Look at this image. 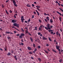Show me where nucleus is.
<instances>
[{
	"mask_svg": "<svg viewBox=\"0 0 63 63\" xmlns=\"http://www.w3.org/2000/svg\"><path fill=\"white\" fill-rule=\"evenodd\" d=\"M51 15L52 16V17H53V19H54V20H55V18H54V17L53 16H52V15Z\"/></svg>",
	"mask_w": 63,
	"mask_h": 63,
	"instance_id": "a19ab883",
	"label": "nucleus"
},
{
	"mask_svg": "<svg viewBox=\"0 0 63 63\" xmlns=\"http://www.w3.org/2000/svg\"><path fill=\"white\" fill-rule=\"evenodd\" d=\"M33 47H35V44H33Z\"/></svg>",
	"mask_w": 63,
	"mask_h": 63,
	"instance_id": "c85d7f7f",
	"label": "nucleus"
},
{
	"mask_svg": "<svg viewBox=\"0 0 63 63\" xmlns=\"http://www.w3.org/2000/svg\"><path fill=\"white\" fill-rule=\"evenodd\" d=\"M37 41H38V42H40V40H39L38 38L37 39Z\"/></svg>",
	"mask_w": 63,
	"mask_h": 63,
	"instance_id": "ea45409f",
	"label": "nucleus"
},
{
	"mask_svg": "<svg viewBox=\"0 0 63 63\" xmlns=\"http://www.w3.org/2000/svg\"><path fill=\"white\" fill-rule=\"evenodd\" d=\"M14 26H16L17 27H18L19 26V24H17V23H15L13 25Z\"/></svg>",
	"mask_w": 63,
	"mask_h": 63,
	"instance_id": "7ed1b4c3",
	"label": "nucleus"
},
{
	"mask_svg": "<svg viewBox=\"0 0 63 63\" xmlns=\"http://www.w3.org/2000/svg\"><path fill=\"white\" fill-rule=\"evenodd\" d=\"M45 21L46 22H48V21L47 20H46V19H45Z\"/></svg>",
	"mask_w": 63,
	"mask_h": 63,
	"instance_id": "a18cd8bd",
	"label": "nucleus"
},
{
	"mask_svg": "<svg viewBox=\"0 0 63 63\" xmlns=\"http://www.w3.org/2000/svg\"><path fill=\"white\" fill-rule=\"evenodd\" d=\"M25 29L27 30H28V29L27 27H25Z\"/></svg>",
	"mask_w": 63,
	"mask_h": 63,
	"instance_id": "bf43d9fd",
	"label": "nucleus"
},
{
	"mask_svg": "<svg viewBox=\"0 0 63 63\" xmlns=\"http://www.w3.org/2000/svg\"><path fill=\"white\" fill-rule=\"evenodd\" d=\"M21 20H25V19H24V18H21Z\"/></svg>",
	"mask_w": 63,
	"mask_h": 63,
	"instance_id": "4d7b16f0",
	"label": "nucleus"
},
{
	"mask_svg": "<svg viewBox=\"0 0 63 63\" xmlns=\"http://www.w3.org/2000/svg\"><path fill=\"white\" fill-rule=\"evenodd\" d=\"M48 31H49V32H52L53 31V30H49Z\"/></svg>",
	"mask_w": 63,
	"mask_h": 63,
	"instance_id": "c03bdc74",
	"label": "nucleus"
},
{
	"mask_svg": "<svg viewBox=\"0 0 63 63\" xmlns=\"http://www.w3.org/2000/svg\"><path fill=\"white\" fill-rule=\"evenodd\" d=\"M37 27H35V29H34V30H37Z\"/></svg>",
	"mask_w": 63,
	"mask_h": 63,
	"instance_id": "cd10ccee",
	"label": "nucleus"
},
{
	"mask_svg": "<svg viewBox=\"0 0 63 63\" xmlns=\"http://www.w3.org/2000/svg\"><path fill=\"white\" fill-rule=\"evenodd\" d=\"M33 14L35 15H36V13L35 12H33Z\"/></svg>",
	"mask_w": 63,
	"mask_h": 63,
	"instance_id": "79ce46f5",
	"label": "nucleus"
},
{
	"mask_svg": "<svg viewBox=\"0 0 63 63\" xmlns=\"http://www.w3.org/2000/svg\"><path fill=\"white\" fill-rule=\"evenodd\" d=\"M31 59H32V60H33V59H34V58H33V57H31Z\"/></svg>",
	"mask_w": 63,
	"mask_h": 63,
	"instance_id": "603ef678",
	"label": "nucleus"
},
{
	"mask_svg": "<svg viewBox=\"0 0 63 63\" xmlns=\"http://www.w3.org/2000/svg\"><path fill=\"white\" fill-rule=\"evenodd\" d=\"M9 12H10V13H13V12L11 10H10L9 11Z\"/></svg>",
	"mask_w": 63,
	"mask_h": 63,
	"instance_id": "864d4df0",
	"label": "nucleus"
},
{
	"mask_svg": "<svg viewBox=\"0 0 63 63\" xmlns=\"http://www.w3.org/2000/svg\"><path fill=\"white\" fill-rule=\"evenodd\" d=\"M4 50H5V51H7V47L6 46L4 48Z\"/></svg>",
	"mask_w": 63,
	"mask_h": 63,
	"instance_id": "9b49d317",
	"label": "nucleus"
},
{
	"mask_svg": "<svg viewBox=\"0 0 63 63\" xmlns=\"http://www.w3.org/2000/svg\"><path fill=\"white\" fill-rule=\"evenodd\" d=\"M14 5L16 7H17V4H16V3H14Z\"/></svg>",
	"mask_w": 63,
	"mask_h": 63,
	"instance_id": "6ab92c4d",
	"label": "nucleus"
},
{
	"mask_svg": "<svg viewBox=\"0 0 63 63\" xmlns=\"http://www.w3.org/2000/svg\"><path fill=\"white\" fill-rule=\"evenodd\" d=\"M38 47V48H41V47H40V46H39Z\"/></svg>",
	"mask_w": 63,
	"mask_h": 63,
	"instance_id": "5fc2aeb1",
	"label": "nucleus"
},
{
	"mask_svg": "<svg viewBox=\"0 0 63 63\" xmlns=\"http://www.w3.org/2000/svg\"><path fill=\"white\" fill-rule=\"evenodd\" d=\"M36 8H40V6H36Z\"/></svg>",
	"mask_w": 63,
	"mask_h": 63,
	"instance_id": "f704fd0d",
	"label": "nucleus"
},
{
	"mask_svg": "<svg viewBox=\"0 0 63 63\" xmlns=\"http://www.w3.org/2000/svg\"><path fill=\"white\" fill-rule=\"evenodd\" d=\"M50 22H51V23H53V20H52V19H50Z\"/></svg>",
	"mask_w": 63,
	"mask_h": 63,
	"instance_id": "a211bd4d",
	"label": "nucleus"
},
{
	"mask_svg": "<svg viewBox=\"0 0 63 63\" xmlns=\"http://www.w3.org/2000/svg\"><path fill=\"white\" fill-rule=\"evenodd\" d=\"M29 53L30 54H32V53L31 52H29Z\"/></svg>",
	"mask_w": 63,
	"mask_h": 63,
	"instance_id": "3c124183",
	"label": "nucleus"
},
{
	"mask_svg": "<svg viewBox=\"0 0 63 63\" xmlns=\"http://www.w3.org/2000/svg\"><path fill=\"white\" fill-rule=\"evenodd\" d=\"M16 35L17 36H18L19 35V34H17Z\"/></svg>",
	"mask_w": 63,
	"mask_h": 63,
	"instance_id": "680f3d73",
	"label": "nucleus"
},
{
	"mask_svg": "<svg viewBox=\"0 0 63 63\" xmlns=\"http://www.w3.org/2000/svg\"><path fill=\"white\" fill-rule=\"evenodd\" d=\"M59 20L60 21H61V17H60L59 18Z\"/></svg>",
	"mask_w": 63,
	"mask_h": 63,
	"instance_id": "4c0bfd02",
	"label": "nucleus"
},
{
	"mask_svg": "<svg viewBox=\"0 0 63 63\" xmlns=\"http://www.w3.org/2000/svg\"><path fill=\"white\" fill-rule=\"evenodd\" d=\"M31 5H32V7H34V4H31Z\"/></svg>",
	"mask_w": 63,
	"mask_h": 63,
	"instance_id": "09e8293b",
	"label": "nucleus"
},
{
	"mask_svg": "<svg viewBox=\"0 0 63 63\" xmlns=\"http://www.w3.org/2000/svg\"><path fill=\"white\" fill-rule=\"evenodd\" d=\"M6 33L7 34H9V33H10L11 34H13V33H12L11 32H6Z\"/></svg>",
	"mask_w": 63,
	"mask_h": 63,
	"instance_id": "f8f14e48",
	"label": "nucleus"
},
{
	"mask_svg": "<svg viewBox=\"0 0 63 63\" xmlns=\"http://www.w3.org/2000/svg\"><path fill=\"white\" fill-rule=\"evenodd\" d=\"M11 54V53H10V52H9L7 53V55H8V56H10V55Z\"/></svg>",
	"mask_w": 63,
	"mask_h": 63,
	"instance_id": "f3484780",
	"label": "nucleus"
},
{
	"mask_svg": "<svg viewBox=\"0 0 63 63\" xmlns=\"http://www.w3.org/2000/svg\"><path fill=\"white\" fill-rule=\"evenodd\" d=\"M12 28H15V29L16 30H17V31H19V30L17 29L16 28H15L14 26H12Z\"/></svg>",
	"mask_w": 63,
	"mask_h": 63,
	"instance_id": "ddd939ff",
	"label": "nucleus"
},
{
	"mask_svg": "<svg viewBox=\"0 0 63 63\" xmlns=\"http://www.w3.org/2000/svg\"><path fill=\"white\" fill-rule=\"evenodd\" d=\"M26 6L28 7H31V5L29 4V3L27 4V5H26Z\"/></svg>",
	"mask_w": 63,
	"mask_h": 63,
	"instance_id": "6e6552de",
	"label": "nucleus"
},
{
	"mask_svg": "<svg viewBox=\"0 0 63 63\" xmlns=\"http://www.w3.org/2000/svg\"><path fill=\"white\" fill-rule=\"evenodd\" d=\"M8 2H9V0H7L6 1V2H5L7 3Z\"/></svg>",
	"mask_w": 63,
	"mask_h": 63,
	"instance_id": "69168bd1",
	"label": "nucleus"
},
{
	"mask_svg": "<svg viewBox=\"0 0 63 63\" xmlns=\"http://www.w3.org/2000/svg\"><path fill=\"white\" fill-rule=\"evenodd\" d=\"M38 21L39 22H40V23H41V22H42V21H41V20H39Z\"/></svg>",
	"mask_w": 63,
	"mask_h": 63,
	"instance_id": "49530a36",
	"label": "nucleus"
},
{
	"mask_svg": "<svg viewBox=\"0 0 63 63\" xmlns=\"http://www.w3.org/2000/svg\"><path fill=\"white\" fill-rule=\"evenodd\" d=\"M49 44H46V46H49Z\"/></svg>",
	"mask_w": 63,
	"mask_h": 63,
	"instance_id": "13d9d810",
	"label": "nucleus"
},
{
	"mask_svg": "<svg viewBox=\"0 0 63 63\" xmlns=\"http://www.w3.org/2000/svg\"><path fill=\"white\" fill-rule=\"evenodd\" d=\"M59 9L60 10V11H62V12H63V9H62L61 8H59Z\"/></svg>",
	"mask_w": 63,
	"mask_h": 63,
	"instance_id": "bb28decb",
	"label": "nucleus"
},
{
	"mask_svg": "<svg viewBox=\"0 0 63 63\" xmlns=\"http://www.w3.org/2000/svg\"><path fill=\"white\" fill-rule=\"evenodd\" d=\"M34 18V15H32L31 18Z\"/></svg>",
	"mask_w": 63,
	"mask_h": 63,
	"instance_id": "8fccbe9b",
	"label": "nucleus"
},
{
	"mask_svg": "<svg viewBox=\"0 0 63 63\" xmlns=\"http://www.w3.org/2000/svg\"><path fill=\"white\" fill-rule=\"evenodd\" d=\"M55 2L56 3H59L57 1H55Z\"/></svg>",
	"mask_w": 63,
	"mask_h": 63,
	"instance_id": "052dcab7",
	"label": "nucleus"
},
{
	"mask_svg": "<svg viewBox=\"0 0 63 63\" xmlns=\"http://www.w3.org/2000/svg\"><path fill=\"white\" fill-rule=\"evenodd\" d=\"M43 27L44 28L45 27V26H43V25H42L41 26H40V27H39L38 28V30H40L42 31V28H43Z\"/></svg>",
	"mask_w": 63,
	"mask_h": 63,
	"instance_id": "f03ea898",
	"label": "nucleus"
},
{
	"mask_svg": "<svg viewBox=\"0 0 63 63\" xmlns=\"http://www.w3.org/2000/svg\"><path fill=\"white\" fill-rule=\"evenodd\" d=\"M56 49H58L59 48V46H56Z\"/></svg>",
	"mask_w": 63,
	"mask_h": 63,
	"instance_id": "dca6fc26",
	"label": "nucleus"
},
{
	"mask_svg": "<svg viewBox=\"0 0 63 63\" xmlns=\"http://www.w3.org/2000/svg\"><path fill=\"white\" fill-rule=\"evenodd\" d=\"M13 57H14V58L16 60V61L17 60V58H16V56H13Z\"/></svg>",
	"mask_w": 63,
	"mask_h": 63,
	"instance_id": "9d476101",
	"label": "nucleus"
},
{
	"mask_svg": "<svg viewBox=\"0 0 63 63\" xmlns=\"http://www.w3.org/2000/svg\"><path fill=\"white\" fill-rule=\"evenodd\" d=\"M59 33H58V32H56V34L57 35H58V34H59Z\"/></svg>",
	"mask_w": 63,
	"mask_h": 63,
	"instance_id": "e433bc0d",
	"label": "nucleus"
},
{
	"mask_svg": "<svg viewBox=\"0 0 63 63\" xmlns=\"http://www.w3.org/2000/svg\"><path fill=\"white\" fill-rule=\"evenodd\" d=\"M59 62H62V59H60V60H59Z\"/></svg>",
	"mask_w": 63,
	"mask_h": 63,
	"instance_id": "58836bf2",
	"label": "nucleus"
},
{
	"mask_svg": "<svg viewBox=\"0 0 63 63\" xmlns=\"http://www.w3.org/2000/svg\"><path fill=\"white\" fill-rule=\"evenodd\" d=\"M30 39L31 40V42H33V39H32V37H30Z\"/></svg>",
	"mask_w": 63,
	"mask_h": 63,
	"instance_id": "4468645a",
	"label": "nucleus"
},
{
	"mask_svg": "<svg viewBox=\"0 0 63 63\" xmlns=\"http://www.w3.org/2000/svg\"><path fill=\"white\" fill-rule=\"evenodd\" d=\"M27 48L28 49V50H31V48L30 47H27Z\"/></svg>",
	"mask_w": 63,
	"mask_h": 63,
	"instance_id": "b1692460",
	"label": "nucleus"
},
{
	"mask_svg": "<svg viewBox=\"0 0 63 63\" xmlns=\"http://www.w3.org/2000/svg\"><path fill=\"white\" fill-rule=\"evenodd\" d=\"M35 12L37 13V14L38 16L39 15V13H38V12L36 9L35 10Z\"/></svg>",
	"mask_w": 63,
	"mask_h": 63,
	"instance_id": "0eeeda50",
	"label": "nucleus"
},
{
	"mask_svg": "<svg viewBox=\"0 0 63 63\" xmlns=\"http://www.w3.org/2000/svg\"><path fill=\"white\" fill-rule=\"evenodd\" d=\"M56 12H57V13L58 14H59V15H60V16H63V14H61V13H60L58 11L57 12L56 11Z\"/></svg>",
	"mask_w": 63,
	"mask_h": 63,
	"instance_id": "39448f33",
	"label": "nucleus"
},
{
	"mask_svg": "<svg viewBox=\"0 0 63 63\" xmlns=\"http://www.w3.org/2000/svg\"><path fill=\"white\" fill-rule=\"evenodd\" d=\"M60 31L61 32H62V31H63V30H62V29H60Z\"/></svg>",
	"mask_w": 63,
	"mask_h": 63,
	"instance_id": "de8ad7c7",
	"label": "nucleus"
},
{
	"mask_svg": "<svg viewBox=\"0 0 63 63\" xmlns=\"http://www.w3.org/2000/svg\"><path fill=\"white\" fill-rule=\"evenodd\" d=\"M53 28L52 26H50V25H49V24H48L47 25V27H45V29H46V30H48V29L49 30H51V28Z\"/></svg>",
	"mask_w": 63,
	"mask_h": 63,
	"instance_id": "f257e3e1",
	"label": "nucleus"
},
{
	"mask_svg": "<svg viewBox=\"0 0 63 63\" xmlns=\"http://www.w3.org/2000/svg\"><path fill=\"white\" fill-rule=\"evenodd\" d=\"M47 38L44 37H43V40H47Z\"/></svg>",
	"mask_w": 63,
	"mask_h": 63,
	"instance_id": "2eb2a0df",
	"label": "nucleus"
},
{
	"mask_svg": "<svg viewBox=\"0 0 63 63\" xmlns=\"http://www.w3.org/2000/svg\"><path fill=\"white\" fill-rule=\"evenodd\" d=\"M25 32L26 33V34L29 33H28V30H26V31H25Z\"/></svg>",
	"mask_w": 63,
	"mask_h": 63,
	"instance_id": "412c9836",
	"label": "nucleus"
},
{
	"mask_svg": "<svg viewBox=\"0 0 63 63\" xmlns=\"http://www.w3.org/2000/svg\"><path fill=\"white\" fill-rule=\"evenodd\" d=\"M37 51V49H36V48H35V49H34V50L33 51V52H32V53H33V54H34L35 53V51Z\"/></svg>",
	"mask_w": 63,
	"mask_h": 63,
	"instance_id": "423d86ee",
	"label": "nucleus"
},
{
	"mask_svg": "<svg viewBox=\"0 0 63 63\" xmlns=\"http://www.w3.org/2000/svg\"><path fill=\"white\" fill-rule=\"evenodd\" d=\"M21 30H22V31H23V32H24V30H23V28H22L21 29Z\"/></svg>",
	"mask_w": 63,
	"mask_h": 63,
	"instance_id": "6e6d98bb",
	"label": "nucleus"
},
{
	"mask_svg": "<svg viewBox=\"0 0 63 63\" xmlns=\"http://www.w3.org/2000/svg\"><path fill=\"white\" fill-rule=\"evenodd\" d=\"M7 39H8L10 40V39H11V38H10V37H9V36H8L7 37Z\"/></svg>",
	"mask_w": 63,
	"mask_h": 63,
	"instance_id": "5701e85b",
	"label": "nucleus"
},
{
	"mask_svg": "<svg viewBox=\"0 0 63 63\" xmlns=\"http://www.w3.org/2000/svg\"><path fill=\"white\" fill-rule=\"evenodd\" d=\"M58 3V5H59V6H60L61 5L60 4H60V3Z\"/></svg>",
	"mask_w": 63,
	"mask_h": 63,
	"instance_id": "e2e57ef3",
	"label": "nucleus"
},
{
	"mask_svg": "<svg viewBox=\"0 0 63 63\" xmlns=\"http://www.w3.org/2000/svg\"><path fill=\"white\" fill-rule=\"evenodd\" d=\"M48 38L49 39V41L51 42L52 40H51V38L50 37H48Z\"/></svg>",
	"mask_w": 63,
	"mask_h": 63,
	"instance_id": "a878e982",
	"label": "nucleus"
},
{
	"mask_svg": "<svg viewBox=\"0 0 63 63\" xmlns=\"http://www.w3.org/2000/svg\"><path fill=\"white\" fill-rule=\"evenodd\" d=\"M23 36H19V38H20V39H22Z\"/></svg>",
	"mask_w": 63,
	"mask_h": 63,
	"instance_id": "72a5a7b5",
	"label": "nucleus"
},
{
	"mask_svg": "<svg viewBox=\"0 0 63 63\" xmlns=\"http://www.w3.org/2000/svg\"><path fill=\"white\" fill-rule=\"evenodd\" d=\"M14 33H16V31H14Z\"/></svg>",
	"mask_w": 63,
	"mask_h": 63,
	"instance_id": "774afa93",
	"label": "nucleus"
},
{
	"mask_svg": "<svg viewBox=\"0 0 63 63\" xmlns=\"http://www.w3.org/2000/svg\"><path fill=\"white\" fill-rule=\"evenodd\" d=\"M49 17H46V19H47V20H48V21L49 20Z\"/></svg>",
	"mask_w": 63,
	"mask_h": 63,
	"instance_id": "393cba45",
	"label": "nucleus"
},
{
	"mask_svg": "<svg viewBox=\"0 0 63 63\" xmlns=\"http://www.w3.org/2000/svg\"><path fill=\"white\" fill-rule=\"evenodd\" d=\"M52 51H53L55 52V53H56V50H54V49H53L52 50Z\"/></svg>",
	"mask_w": 63,
	"mask_h": 63,
	"instance_id": "2f4dec72",
	"label": "nucleus"
},
{
	"mask_svg": "<svg viewBox=\"0 0 63 63\" xmlns=\"http://www.w3.org/2000/svg\"><path fill=\"white\" fill-rule=\"evenodd\" d=\"M19 45H22V46L24 45V44L22 42H21V43H19Z\"/></svg>",
	"mask_w": 63,
	"mask_h": 63,
	"instance_id": "1a4fd4ad",
	"label": "nucleus"
},
{
	"mask_svg": "<svg viewBox=\"0 0 63 63\" xmlns=\"http://www.w3.org/2000/svg\"><path fill=\"white\" fill-rule=\"evenodd\" d=\"M58 49V50L59 52H60V49Z\"/></svg>",
	"mask_w": 63,
	"mask_h": 63,
	"instance_id": "0e129e2a",
	"label": "nucleus"
},
{
	"mask_svg": "<svg viewBox=\"0 0 63 63\" xmlns=\"http://www.w3.org/2000/svg\"><path fill=\"white\" fill-rule=\"evenodd\" d=\"M44 51L47 54H48V51H46L45 50H44Z\"/></svg>",
	"mask_w": 63,
	"mask_h": 63,
	"instance_id": "7c9ffc66",
	"label": "nucleus"
},
{
	"mask_svg": "<svg viewBox=\"0 0 63 63\" xmlns=\"http://www.w3.org/2000/svg\"><path fill=\"white\" fill-rule=\"evenodd\" d=\"M38 61H41V59L40 58H38Z\"/></svg>",
	"mask_w": 63,
	"mask_h": 63,
	"instance_id": "c9c22d12",
	"label": "nucleus"
},
{
	"mask_svg": "<svg viewBox=\"0 0 63 63\" xmlns=\"http://www.w3.org/2000/svg\"><path fill=\"white\" fill-rule=\"evenodd\" d=\"M30 19L29 18V19L28 20V22H30Z\"/></svg>",
	"mask_w": 63,
	"mask_h": 63,
	"instance_id": "37998d69",
	"label": "nucleus"
},
{
	"mask_svg": "<svg viewBox=\"0 0 63 63\" xmlns=\"http://www.w3.org/2000/svg\"><path fill=\"white\" fill-rule=\"evenodd\" d=\"M38 35H40L42 34H41V33L38 32Z\"/></svg>",
	"mask_w": 63,
	"mask_h": 63,
	"instance_id": "473e14b6",
	"label": "nucleus"
},
{
	"mask_svg": "<svg viewBox=\"0 0 63 63\" xmlns=\"http://www.w3.org/2000/svg\"><path fill=\"white\" fill-rule=\"evenodd\" d=\"M16 22V20H15L13 19L11 20V22L12 23H15Z\"/></svg>",
	"mask_w": 63,
	"mask_h": 63,
	"instance_id": "20e7f679",
	"label": "nucleus"
},
{
	"mask_svg": "<svg viewBox=\"0 0 63 63\" xmlns=\"http://www.w3.org/2000/svg\"><path fill=\"white\" fill-rule=\"evenodd\" d=\"M24 34H23V33H21V35L20 36H24Z\"/></svg>",
	"mask_w": 63,
	"mask_h": 63,
	"instance_id": "c756f323",
	"label": "nucleus"
},
{
	"mask_svg": "<svg viewBox=\"0 0 63 63\" xmlns=\"http://www.w3.org/2000/svg\"><path fill=\"white\" fill-rule=\"evenodd\" d=\"M51 34H52L53 33V32H51Z\"/></svg>",
	"mask_w": 63,
	"mask_h": 63,
	"instance_id": "338daca9",
	"label": "nucleus"
},
{
	"mask_svg": "<svg viewBox=\"0 0 63 63\" xmlns=\"http://www.w3.org/2000/svg\"><path fill=\"white\" fill-rule=\"evenodd\" d=\"M5 12H6V14H7L9 15V13L7 11V10H5Z\"/></svg>",
	"mask_w": 63,
	"mask_h": 63,
	"instance_id": "aec40b11",
	"label": "nucleus"
},
{
	"mask_svg": "<svg viewBox=\"0 0 63 63\" xmlns=\"http://www.w3.org/2000/svg\"><path fill=\"white\" fill-rule=\"evenodd\" d=\"M15 0H13L12 1L13 2V3H16V2Z\"/></svg>",
	"mask_w": 63,
	"mask_h": 63,
	"instance_id": "4be33fe9",
	"label": "nucleus"
}]
</instances>
